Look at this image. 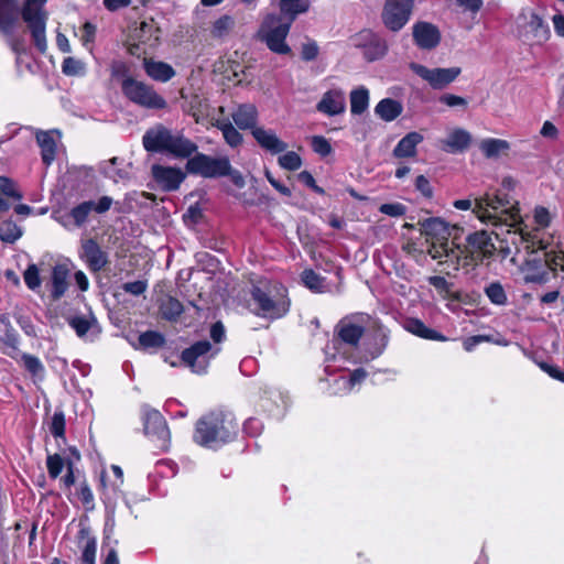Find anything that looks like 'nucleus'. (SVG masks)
<instances>
[{
	"label": "nucleus",
	"mask_w": 564,
	"mask_h": 564,
	"mask_svg": "<svg viewBox=\"0 0 564 564\" xmlns=\"http://www.w3.org/2000/svg\"><path fill=\"white\" fill-rule=\"evenodd\" d=\"M251 135L262 150L272 155L281 154L288 149V143L281 140L273 129L259 126Z\"/></svg>",
	"instance_id": "obj_22"
},
{
	"label": "nucleus",
	"mask_w": 564,
	"mask_h": 564,
	"mask_svg": "<svg viewBox=\"0 0 564 564\" xmlns=\"http://www.w3.org/2000/svg\"><path fill=\"white\" fill-rule=\"evenodd\" d=\"M77 496L86 511H93L95 509L94 494L86 481L79 484Z\"/></svg>",
	"instance_id": "obj_53"
},
{
	"label": "nucleus",
	"mask_w": 564,
	"mask_h": 564,
	"mask_svg": "<svg viewBox=\"0 0 564 564\" xmlns=\"http://www.w3.org/2000/svg\"><path fill=\"white\" fill-rule=\"evenodd\" d=\"M413 39L419 47L432 50L438 45L441 34L434 24L422 21L413 25Z\"/></svg>",
	"instance_id": "obj_23"
},
{
	"label": "nucleus",
	"mask_w": 564,
	"mask_h": 564,
	"mask_svg": "<svg viewBox=\"0 0 564 564\" xmlns=\"http://www.w3.org/2000/svg\"><path fill=\"white\" fill-rule=\"evenodd\" d=\"M369 106V90L360 86L350 93V111L352 115L364 113Z\"/></svg>",
	"instance_id": "obj_40"
},
{
	"label": "nucleus",
	"mask_w": 564,
	"mask_h": 564,
	"mask_svg": "<svg viewBox=\"0 0 564 564\" xmlns=\"http://www.w3.org/2000/svg\"><path fill=\"white\" fill-rule=\"evenodd\" d=\"M50 432L54 437H64L65 435V415L62 411L53 414L50 423Z\"/></svg>",
	"instance_id": "obj_56"
},
{
	"label": "nucleus",
	"mask_w": 564,
	"mask_h": 564,
	"mask_svg": "<svg viewBox=\"0 0 564 564\" xmlns=\"http://www.w3.org/2000/svg\"><path fill=\"white\" fill-rule=\"evenodd\" d=\"M281 14L295 19L299 14L305 13L310 4L305 0H279Z\"/></svg>",
	"instance_id": "obj_43"
},
{
	"label": "nucleus",
	"mask_w": 564,
	"mask_h": 564,
	"mask_svg": "<svg viewBox=\"0 0 564 564\" xmlns=\"http://www.w3.org/2000/svg\"><path fill=\"white\" fill-rule=\"evenodd\" d=\"M480 150L486 158H497L501 152L509 150L510 144L506 140L488 138L480 142Z\"/></svg>",
	"instance_id": "obj_42"
},
{
	"label": "nucleus",
	"mask_w": 564,
	"mask_h": 564,
	"mask_svg": "<svg viewBox=\"0 0 564 564\" xmlns=\"http://www.w3.org/2000/svg\"><path fill=\"white\" fill-rule=\"evenodd\" d=\"M112 204L113 199L110 196H101L97 202L85 200L74 206L70 209L68 217L73 219L75 227L80 228L86 224L91 212H95L96 214H105L111 208Z\"/></svg>",
	"instance_id": "obj_15"
},
{
	"label": "nucleus",
	"mask_w": 564,
	"mask_h": 564,
	"mask_svg": "<svg viewBox=\"0 0 564 564\" xmlns=\"http://www.w3.org/2000/svg\"><path fill=\"white\" fill-rule=\"evenodd\" d=\"M422 231L426 236L436 238L438 240L446 239V236L448 235V227L447 224L442 220L441 218H429L425 219L422 224Z\"/></svg>",
	"instance_id": "obj_39"
},
{
	"label": "nucleus",
	"mask_w": 564,
	"mask_h": 564,
	"mask_svg": "<svg viewBox=\"0 0 564 564\" xmlns=\"http://www.w3.org/2000/svg\"><path fill=\"white\" fill-rule=\"evenodd\" d=\"M185 169L192 175H198L204 178H219L228 173V156H210L200 152L194 153L186 162Z\"/></svg>",
	"instance_id": "obj_9"
},
{
	"label": "nucleus",
	"mask_w": 564,
	"mask_h": 564,
	"mask_svg": "<svg viewBox=\"0 0 564 564\" xmlns=\"http://www.w3.org/2000/svg\"><path fill=\"white\" fill-rule=\"evenodd\" d=\"M311 147L315 153L323 158L329 155L333 151L332 144L323 135H314L311 140Z\"/></svg>",
	"instance_id": "obj_57"
},
{
	"label": "nucleus",
	"mask_w": 564,
	"mask_h": 564,
	"mask_svg": "<svg viewBox=\"0 0 564 564\" xmlns=\"http://www.w3.org/2000/svg\"><path fill=\"white\" fill-rule=\"evenodd\" d=\"M221 346L212 345L207 339L195 341L181 354V362L193 373L205 375L210 361L220 352Z\"/></svg>",
	"instance_id": "obj_7"
},
{
	"label": "nucleus",
	"mask_w": 564,
	"mask_h": 564,
	"mask_svg": "<svg viewBox=\"0 0 564 564\" xmlns=\"http://www.w3.org/2000/svg\"><path fill=\"white\" fill-rule=\"evenodd\" d=\"M251 299L256 315L262 318L278 319L290 310L288 290L278 282L254 285L251 290Z\"/></svg>",
	"instance_id": "obj_4"
},
{
	"label": "nucleus",
	"mask_w": 564,
	"mask_h": 564,
	"mask_svg": "<svg viewBox=\"0 0 564 564\" xmlns=\"http://www.w3.org/2000/svg\"><path fill=\"white\" fill-rule=\"evenodd\" d=\"M542 257H533L532 259H525L522 271L524 273L523 280L525 283H544L547 280V272L543 269L542 262H547L549 252L542 251Z\"/></svg>",
	"instance_id": "obj_26"
},
{
	"label": "nucleus",
	"mask_w": 564,
	"mask_h": 564,
	"mask_svg": "<svg viewBox=\"0 0 564 564\" xmlns=\"http://www.w3.org/2000/svg\"><path fill=\"white\" fill-rule=\"evenodd\" d=\"M214 127L221 131L224 140L230 148H237L242 143V134L232 126L229 120H217L214 123Z\"/></svg>",
	"instance_id": "obj_38"
},
{
	"label": "nucleus",
	"mask_w": 564,
	"mask_h": 564,
	"mask_svg": "<svg viewBox=\"0 0 564 564\" xmlns=\"http://www.w3.org/2000/svg\"><path fill=\"white\" fill-rule=\"evenodd\" d=\"M152 176L159 186L166 192L176 191L185 178V174L178 167L154 164Z\"/></svg>",
	"instance_id": "obj_21"
},
{
	"label": "nucleus",
	"mask_w": 564,
	"mask_h": 564,
	"mask_svg": "<svg viewBox=\"0 0 564 564\" xmlns=\"http://www.w3.org/2000/svg\"><path fill=\"white\" fill-rule=\"evenodd\" d=\"M79 258L91 272L101 271L108 263V254L94 238L80 241Z\"/></svg>",
	"instance_id": "obj_16"
},
{
	"label": "nucleus",
	"mask_w": 564,
	"mask_h": 564,
	"mask_svg": "<svg viewBox=\"0 0 564 564\" xmlns=\"http://www.w3.org/2000/svg\"><path fill=\"white\" fill-rule=\"evenodd\" d=\"M379 210L382 214L391 216V217H400L405 214L406 207L400 203H388V204H382L380 206Z\"/></svg>",
	"instance_id": "obj_61"
},
{
	"label": "nucleus",
	"mask_w": 564,
	"mask_h": 564,
	"mask_svg": "<svg viewBox=\"0 0 564 564\" xmlns=\"http://www.w3.org/2000/svg\"><path fill=\"white\" fill-rule=\"evenodd\" d=\"M475 212L487 226H492V235L501 242L500 248L507 252L518 254L521 250L534 254L546 251L552 237L542 229L551 224V214L547 208H534V223L538 228L531 231L523 229L519 209L507 198V195H487L478 200Z\"/></svg>",
	"instance_id": "obj_1"
},
{
	"label": "nucleus",
	"mask_w": 564,
	"mask_h": 564,
	"mask_svg": "<svg viewBox=\"0 0 564 564\" xmlns=\"http://www.w3.org/2000/svg\"><path fill=\"white\" fill-rule=\"evenodd\" d=\"M279 165L286 171H297L302 166L301 156L294 151H288L279 156Z\"/></svg>",
	"instance_id": "obj_49"
},
{
	"label": "nucleus",
	"mask_w": 564,
	"mask_h": 564,
	"mask_svg": "<svg viewBox=\"0 0 564 564\" xmlns=\"http://www.w3.org/2000/svg\"><path fill=\"white\" fill-rule=\"evenodd\" d=\"M206 108V101L202 99L198 95H192L182 105L183 111L192 116L196 122H199L200 118L204 117Z\"/></svg>",
	"instance_id": "obj_41"
},
{
	"label": "nucleus",
	"mask_w": 564,
	"mask_h": 564,
	"mask_svg": "<svg viewBox=\"0 0 564 564\" xmlns=\"http://www.w3.org/2000/svg\"><path fill=\"white\" fill-rule=\"evenodd\" d=\"M142 143L149 152H166L176 159L188 160L198 150L197 144L182 131H173L162 124L149 129L142 137Z\"/></svg>",
	"instance_id": "obj_3"
},
{
	"label": "nucleus",
	"mask_w": 564,
	"mask_h": 564,
	"mask_svg": "<svg viewBox=\"0 0 564 564\" xmlns=\"http://www.w3.org/2000/svg\"><path fill=\"white\" fill-rule=\"evenodd\" d=\"M209 336L213 340L212 345L220 346L226 339L225 326L221 322H216L212 325Z\"/></svg>",
	"instance_id": "obj_62"
},
{
	"label": "nucleus",
	"mask_w": 564,
	"mask_h": 564,
	"mask_svg": "<svg viewBox=\"0 0 564 564\" xmlns=\"http://www.w3.org/2000/svg\"><path fill=\"white\" fill-rule=\"evenodd\" d=\"M68 324L84 340L93 341L99 334L97 321L93 315H74L68 318Z\"/></svg>",
	"instance_id": "obj_25"
},
{
	"label": "nucleus",
	"mask_w": 564,
	"mask_h": 564,
	"mask_svg": "<svg viewBox=\"0 0 564 564\" xmlns=\"http://www.w3.org/2000/svg\"><path fill=\"white\" fill-rule=\"evenodd\" d=\"M413 3V0H386L381 14L383 24L390 31H400L410 20Z\"/></svg>",
	"instance_id": "obj_11"
},
{
	"label": "nucleus",
	"mask_w": 564,
	"mask_h": 564,
	"mask_svg": "<svg viewBox=\"0 0 564 564\" xmlns=\"http://www.w3.org/2000/svg\"><path fill=\"white\" fill-rule=\"evenodd\" d=\"M121 89L131 102L142 108L164 109L166 107V100L152 86L132 77L122 80Z\"/></svg>",
	"instance_id": "obj_8"
},
{
	"label": "nucleus",
	"mask_w": 564,
	"mask_h": 564,
	"mask_svg": "<svg viewBox=\"0 0 564 564\" xmlns=\"http://www.w3.org/2000/svg\"><path fill=\"white\" fill-rule=\"evenodd\" d=\"M117 162L118 159L113 158L111 159L104 167V175L110 180H112L115 183H118L119 181L128 178V172L121 169H117Z\"/></svg>",
	"instance_id": "obj_52"
},
{
	"label": "nucleus",
	"mask_w": 564,
	"mask_h": 564,
	"mask_svg": "<svg viewBox=\"0 0 564 564\" xmlns=\"http://www.w3.org/2000/svg\"><path fill=\"white\" fill-rule=\"evenodd\" d=\"M471 141V134L462 128H456L449 132L448 137L442 141V150L447 153H458L465 151Z\"/></svg>",
	"instance_id": "obj_30"
},
{
	"label": "nucleus",
	"mask_w": 564,
	"mask_h": 564,
	"mask_svg": "<svg viewBox=\"0 0 564 564\" xmlns=\"http://www.w3.org/2000/svg\"><path fill=\"white\" fill-rule=\"evenodd\" d=\"M161 314L167 321H176L184 311L183 304L175 297L169 296L161 303Z\"/></svg>",
	"instance_id": "obj_45"
},
{
	"label": "nucleus",
	"mask_w": 564,
	"mask_h": 564,
	"mask_svg": "<svg viewBox=\"0 0 564 564\" xmlns=\"http://www.w3.org/2000/svg\"><path fill=\"white\" fill-rule=\"evenodd\" d=\"M62 72L66 76H83L86 73V65L83 61L68 56L63 61Z\"/></svg>",
	"instance_id": "obj_47"
},
{
	"label": "nucleus",
	"mask_w": 564,
	"mask_h": 564,
	"mask_svg": "<svg viewBox=\"0 0 564 564\" xmlns=\"http://www.w3.org/2000/svg\"><path fill=\"white\" fill-rule=\"evenodd\" d=\"M367 377V371L364 368L355 369L349 376H340L337 378L338 383H343L344 386H350L354 390L357 386H359Z\"/></svg>",
	"instance_id": "obj_54"
},
{
	"label": "nucleus",
	"mask_w": 564,
	"mask_h": 564,
	"mask_svg": "<svg viewBox=\"0 0 564 564\" xmlns=\"http://www.w3.org/2000/svg\"><path fill=\"white\" fill-rule=\"evenodd\" d=\"M430 254L433 259H438L440 263L447 264L453 270H458L460 267H467L473 263L465 248L452 246L448 241L440 246H433Z\"/></svg>",
	"instance_id": "obj_14"
},
{
	"label": "nucleus",
	"mask_w": 564,
	"mask_h": 564,
	"mask_svg": "<svg viewBox=\"0 0 564 564\" xmlns=\"http://www.w3.org/2000/svg\"><path fill=\"white\" fill-rule=\"evenodd\" d=\"M23 235V229L18 224L7 220L2 223V242H14Z\"/></svg>",
	"instance_id": "obj_50"
},
{
	"label": "nucleus",
	"mask_w": 564,
	"mask_h": 564,
	"mask_svg": "<svg viewBox=\"0 0 564 564\" xmlns=\"http://www.w3.org/2000/svg\"><path fill=\"white\" fill-rule=\"evenodd\" d=\"M142 417L145 434L155 438L161 448H165L170 442V431L163 415L158 410L143 405Z\"/></svg>",
	"instance_id": "obj_13"
},
{
	"label": "nucleus",
	"mask_w": 564,
	"mask_h": 564,
	"mask_svg": "<svg viewBox=\"0 0 564 564\" xmlns=\"http://www.w3.org/2000/svg\"><path fill=\"white\" fill-rule=\"evenodd\" d=\"M301 279L304 285L313 292H323L325 289V278L312 269L304 270Z\"/></svg>",
	"instance_id": "obj_46"
},
{
	"label": "nucleus",
	"mask_w": 564,
	"mask_h": 564,
	"mask_svg": "<svg viewBox=\"0 0 564 564\" xmlns=\"http://www.w3.org/2000/svg\"><path fill=\"white\" fill-rule=\"evenodd\" d=\"M520 19L524 23L520 24V36L530 45H542L551 35L549 24L535 12H522Z\"/></svg>",
	"instance_id": "obj_10"
},
{
	"label": "nucleus",
	"mask_w": 564,
	"mask_h": 564,
	"mask_svg": "<svg viewBox=\"0 0 564 564\" xmlns=\"http://www.w3.org/2000/svg\"><path fill=\"white\" fill-rule=\"evenodd\" d=\"M143 68L149 77L160 83H166L175 76V70L170 64L152 58L143 59Z\"/></svg>",
	"instance_id": "obj_32"
},
{
	"label": "nucleus",
	"mask_w": 564,
	"mask_h": 564,
	"mask_svg": "<svg viewBox=\"0 0 564 564\" xmlns=\"http://www.w3.org/2000/svg\"><path fill=\"white\" fill-rule=\"evenodd\" d=\"M238 430V423L231 413L214 411L196 422L193 440L203 447L218 449L234 441Z\"/></svg>",
	"instance_id": "obj_2"
},
{
	"label": "nucleus",
	"mask_w": 564,
	"mask_h": 564,
	"mask_svg": "<svg viewBox=\"0 0 564 564\" xmlns=\"http://www.w3.org/2000/svg\"><path fill=\"white\" fill-rule=\"evenodd\" d=\"M96 25L90 22H85L82 29V36L80 41L83 46H85L87 50H93V43L95 42L96 37Z\"/></svg>",
	"instance_id": "obj_59"
},
{
	"label": "nucleus",
	"mask_w": 564,
	"mask_h": 564,
	"mask_svg": "<svg viewBox=\"0 0 564 564\" xmlns=\"http://www.w3.org/2000/svg\"><path fill=\"white\" fill-rule=\"evenodd\" d=\"M465 249L470 258V261L478 262L481 261L486 256L491 254L495 247L491 242L490 235L485 230H480L470 234L467 237V246Z\"/></svg>",
	"instance_id": "obj_19"
},
{
	"label": "nucleus",
	"mask_w": 564,
	"mask_h": 564,
	"mask_svg": "<svg viewBox=\"0 0 564 564\" xmlns=\"http://www.w3.org/2000/svg\"><path fill=\"white\" fill-rule=\"evenodd\" d=\"M11 13L14 17L19 13V1L18 0H2V31H6L8 23V14Z\"/></svg>",
	"instance_id": "obj_60"
},
{
	"label": "nucleus",
	"mask_w": 564,
	"mask_h": 564,
	"mask_svg": "<svg viewBox=\"0 0 564 564\" xmlns=\"http://www.w3.org/2000/svg\"><path fill=\"white\" fill-rule=\"evenodd\" d=\"M356 45L364 48V56L369 62L383 57L388 50L386 41L371 31L360 32Z\"/></svg>",
	"instance_id": "obj_18"
},
{
	"label": "nucleus",
	"mask_w": 564,
	"mask_h": 564,
	"mask_svg": "<svg viewBox=\"0 0 564 564\" xmlns=\"http://www.w3.org/2000/svg\"><path fill=\"white\" fill-rule=\"evenodd\" d=\"M402 104L392 98H383L375 107L376 116L386 122L393 121L402 113Z\"/></svg>",
	"instance_id": "obj_35"
},
{
	"label": "nucleus",
	"mask_w": 564,
	"mask_h": 564,
	"mask_svg": "<svg viewBox=\"0 0 564 564\" xmlns=\"http://www.w3.org/2000/svg\"><path fill=\"white\" fill-rule=\"evenodd\" d=\"M236 26V20L230 14H223L217 18L210 26V35L215 40H225Z\"/></svg>",
	"instance_id": "obj_37"
},
{
	"label": "nucleus",
	"mask_w": 564,
	"mask_h": 564,
	"mask_svg": "<svg viewBox=\"0 0 564 564\" xmlns=\"http://www.w3.org/2000/svg\"><path fill=\"white\" fill-rule=\"evenodd\" d=\"M54 134L61 137L58 130L35 131V139L41 148V158L46 166H50L56 158V139L54 138Z\"/></svg>",
	"instance_id": "obj_27"
},
{
	"label": "nucleus",
	"mask_w": 564,
	"mask_h": 564,
	"mask_svg": "<svg viewBox=\"0 0 564 564\" xmlns=\"http://www.w3.org/2000/svg\"><path fill=\"white\" fill-rule=\"evenodd\" d=\"M47 0H25L21 17L30 30L35 47L44 53L47 50L46 21L48 14L45 11Z\"/></svg>",
	"instance_id": "obj_6"
},
{
	"label": "nucleus",
	"mask_w": 564,
	"mask_h": 564,
	"mask_svg": "<svg viewBox=\"0 0 564 564\" xmlns=\"http://www.w3.org/2000/svg\"><path fill=\"white\" fill-rule=\"evenodd\" d=\"M69 270L65 264H56L51 273V295L53 300H59L68 289Z\"/></svg>",
	"instance_id": "obj_34"
},
{
	"label": "nucleus",
	"mask_w": 564,
	"mask_h": 564,
	"mask_svg": "<svg viewBox=\"0 0 564 564\" xmlns=\"http://www.w3.org/2000/svg\"><path fill=\"white\" fill-rule=\"evenodd\" d=\"M316 110L325 116L335 117L346 110V96L343 89L332 88L325 91L316 104Z\"/></svg>",
	"instance_id": "obj_20"
},
{
	"label": "nucleus",
	"mask_w": 564,
	"mask_h": 564,
	"mask_svg": "<svg viewBox=\"0 0 564 564\" xmlns=\"http://www.w3.org/2000/svg\"><path fill=\"white\" fill-rule=\"evenodd\" d=\"M46 467L51 478L56 479L63 470L64 460L61 455H48L46 459Z\"/></svg>",
	"instance_id": "obj_58"
},
{
	"label": "nucleus",
	"mask_w": 564,
	"mask_h": 564,
	"mask_svg": "<svg viewBox=\"0 0 564 564\" xmlns=\"http://www.w3.org/2000/svg\"><path fill=\"white\" fill-rule=\"evenodd\" d=\"M23 278L26 286L32 291H36L41 286L40 271L35 264H30L26 268Z\"/></svg>",
	"instance_id": "obj_55"
},
{
	"label": "nucleus",
	"mask_w": 564,
	"mask_h": 564,
	"mask_svg": "<svg viewBox=\"0 0 564 564\" xmlns=\"http://www.w3.org/2000/svg\"><path fill=\"white\" fill-rule=\"evenodd\" d=\"M484 293L488 297L491 304L498 306H505L508 302L507 293L502 284L498 281L491 282L485 286Z\"/></svg>",
	"instance_id": "obj_44"
},
{
	"label": "nucleus",
	"mask_w": 564,
	"mask_h": 564,
	"mask_svg": "<svg viewBox=\"0 0 564 564\" xmlns=\"http://www.w3.org/2000/svg\"><path fill=\"white\" fill-rule=\"evenodd\" d=\"M164 343V336L154 330H147L139 336V344L144 349L162 347Z\"/></svg>",
	"instance_id": "obj_48"
},
{
	"label": "nucleus",
	"mask_w": 564,
	"mask_h": 564,
	"mask_svg": "<svg viewBox=\"0 0 564 564\" xmlns=\"http://www.w3.org/2000/svg\"><path fill=\"white\" fill-rule=\"evenodd\" d=\"M294 20L275 13L265 15L258 30V39L265 43L273 53L280 55L289 54L291 48L285 40Z\"/></svg>",
	"instance_id": "obj_5"
},
{
	"label": "nucleus",
	"mask_w": 564,
	"mask_h": 564,
	"mask_svg": "<svg viewBox=\"0 0 564 564\" xmlns=\"http://www.w3.org/2000/svg\"><path fill=\"white\" fill-rule=\"evenodd\" d=\"M78 544L82 547V564H95L97 552V539L88 527L80 528Z\"/></svg>",
	"instance_id": "obj_33"
},
{
	"label": "nucleus",
	"mask_w": 564,
	"mask_h": 564,
	"mask_svg": "<svg viewBox=\"0 0 564 564\" xmlns=\"http://www.w3.org/2000/svg\"><path fill=\"white\" fill-rule=\"evenodd\" d=\"M21 360L23 367L33 376V377H42L44 373V366L41 360L29 354H23L21 356Z\"/></svg>",
	"instance_id": "obj_51"
},
{
	"label": "nucleus",
	"mask_w": 564,
	"mask_h": 564,
	"mask_svg": "<svg viewBox=\"0 0 564 564\" xmlns=\"http://www.w3.org/2000/svg\"><path fill=\"white\" fill-rule=\"evenodd\" d=\"M111 470L115 474L118 481L113 482L110 487L107 486L104 474L100 478L102 491L100 498L105 505L108 519H113L116 510V501L121 492V486L123 484V471L120 466L111 465Z\"/></svg>",
	"instance_id": "obj_17"
},
{
	"label": "nucleus",
	"mask_w": 564,
	"mask_h": 564,
	"mask_svg": "<svg viewBox=\"0 0 564 564\" xmlns=\"http://www.w3.org/2000/svg\"><path fill=\"white\" fill-rule=\"evenodd\" d=\"M365 332L362 321L356 318H344L337 325L338 337L350 346H357Z\"/></svg>",
	"instance_id": "obj_28"
},
{
	"label": "nucleus",
	"mask_w": 564,
	"mask_h": 564,
	"mask_svg": "<svg viewBox=\"0 0 564 564\" xmlns=\"http://www.w3.org/2000/svg\"><path fill=\"white\" fill-rule=\"evenodd\" d=\"M411 70L417 76L427 82L434 89H443L453 83L460 74L459 67L449 68H427L417 63L410 64Z\"/></svg>",
	"instance_id": "obj_12"
},
{
	"label": "nucleus",
	"mask_w": 564,
	"mask_h": 564,
	"mask_svg": "<svg viewBox=\"0 0 564 564\" xmlns=\"http://www.w3.org/2000/svg\"><path fill=\"white\" fill-rule=\"evenodd\" d=\"M232 121L241 130H250L252 131L257 129L259 126L258 118L259 112L257 107L253 104H240L231 113Z\"/></svg>",
	"instance_id": "obj_24"
},
{
	"label": "nucleus",
	"mask_w": 564,
	"mask_h": 564,
	"mask_svg": "<svg viewBox=\"0 0 564 564\" xmlns=\"http://www.w3.org/2000/svg\"><path fill=\"white\" fill-rule=\"evenodd\" d=\"M389 343V332L382 326H378L371 336L365 343L366 352L369 359L378 358L387 348Z\"/></svg>",
	"instance_id": "obj_31"
},
{
	"label": "nucleus",
	"mask_w": 564,
	"mask_h": 564,
	"mask_svg": "<svg viewBox=\"0 0 564 564\" xmlns=\"http://www.w3.org/2000/svg\"><path fill=\"white\" fill-rule=\"evenodd\" d=\"M403 327L406 332L423 339L434 341H446L448 339L442 333L426 326L420 318L412 317L405 319Z\"/></svg>",
	"instance_id": "obj_29"
},
{
	"label": "nucleus",
	"mask_w": 564,
	"mask_h": 564,
	"mask_svg": "<svg viewBox=\"0 0 564 564\" xmlns=\"http://www.w3.org/2000/svg\"><path fill=\"white\" fill-rule=\"evenodd\" d=\"M423 141L422 134L419 132H410L405 134L393 149L395 158H410L416 152V147Z\"/></svg>",
	"instance_id": "obj_36"
},
{
	"label": "nucleus",
	"mask_w": 564,
	"mask_h": 564,
	"mask_svg": "<svg viewBox=\"0 0 564 564\" xmlns=\"http://www.w3.org/2000/svg\"><path fill=\"white\" fill-rule=\"evenodd\" d=\"M148 288L147 281L138 280L132 282H127L122 284V290L126 293L132 294L134 296H139L145 292Z\"/></svg>",
	"instance_id": "obj_64"
},
{
	"label": "nucleus",
	"mask_w": 564,
	"mask_h": 564,
	"mask_svg": "<svg viewBox=\"0 0 564 564\" xmlns=\"http://www.w3.org/2000/svg\"><path fill=\"white\" fill-rule=\"evenodd\" d=\"M2 195L12 197L17 200L22 198V194L18 189L17 184L12 180L4 176H2Z\"/></svg>",
	"instance_id": "obj_63"
}]
</instances>
